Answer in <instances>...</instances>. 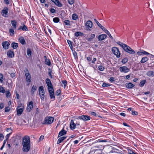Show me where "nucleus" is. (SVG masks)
Wrapping results in <instances>:
<instances>
[{
	"label": "nucleus",
	"instance_id": "obj_57",
	"mask_svg": "<svg viewBox=\"0 0 154 154\" xmlns=\"http://www.w3.org/2000/svg\"><path fill=\"white\" fill-rule=\"evenodd\" d=\"M4 107V104L3 103H1L0 104V109H2Z\"/></svg>",
	"mask_w": 154,
	"mask_h": 154
},
{
	"label": "nucleus",
	"instance_id": "obj_56",
	"mask_svg": "<svg viewBox=\"0 0 154 154\" xmlns=\"http://www.w3.org/2000/svg\"><path fill=\"white\" fill-rule=\"evenodd\" d=\"M109 80L110 82H114L115 81V79L113 77H111L110 78Z\"/></svg>",
	"mask_w": 154,
	"mask_h": 154
},
{
	"label": "nucleus",
	"instance_id": "obj_14",
	"mask_svg": "<svg viewBox=\"0 0 154 154\" xmlns=\"http://www.w3.org/2000/svg\"><path fill=\"white\" fill-rule=\"evenodd\" d=\"M45 82L48 86V88L53 87L52 84L49 79L47 78L46 79Z\"/></svg>",
	"mask_w": 154,
	"mask_h": 154
},
{
	"label": "nucleus",
	"instance_id": "obj_19",
	"mask_svg": "<svg viewBox=\"0 0 154 154\" xmlns=\"http://www.w3.org/2000/svg\"><path fill=\"white\" fill-rule=\"evenodd\" d=\"M44 58L45 59V63L46 64L50 66L51 65V63L49 59H47L46 56H44Z\"/></svg>",
	"mask_w": 154,
	"mask_h": 154
},
{
	"label": "nucleus",
	"instance_id": "obj_41",
	"mask_svg": "<svg viewBox=\"0 0 154 154\" xmlns=\"http://www.w3.org/2000/svg\"><path fill=\"white\" fill-rule=\"evenodd\" d=\"M67 42L68 43L70 48L72 49L73 48L72 42L69 40H67Z\"/></svg>",
	"mask_w": 154,
	"mask_h": 154
},
{
	"label": "nucleus",
	"instance_id": "obj_4",
	"mask_svg": "<svg viewBox=\"0 0 154 154\" xmlns=\"http://www.w3.org/2000/svg\"><path fill=\"white\" fill-rule=\"evenodd\" d=\"M25 75L26 77V79L28 85H29L31 80V75L29 73L28 69H26L24 71Z\"/></svg>",
	"mask_w": 154,
	"mask_h": 154
},
{
	"label": "nucleus",
	"instance_id": "obj_31",
	"mask_svg": "<svg viewBox=\"0 0 154 154\" xmlns=\"http://www.w3.org/2000/svg\"><path fill=\"white\" fill-rule=\"evenodd\" d=\"M67 82L66 80H63L62 81L61 86L64 87V88L66 87L67 84Z\"/></svg>",
	"mask_w": 154,
	"mask_h": 154
},
{
	"label": "nucleus",
	"instance_id": "obj_60",
	"mask_svg": "<svg viewBox=\"0 0 154 154\" xmlns=\"http://www.w3.org/2000/svg\"><path fill=\"white\" fill-rule=\"evenodd\" d=\"M109 36V37L112 39H113V38L111 36L110 33H109V32H108V33H106Z\"/></svg>",
	"mask_w": 154,
	"mask_h": 154
},
{
	"label": "nucleus",
	"instance_id": "obj_39",
	"mask_svg": "<svg viewBox=\"0 0 154 154\" xmlns=\"http://www.w3.org/2000/svg\"><path fill=\"white\" fill-rule=\"evenodd\" d=\"M146 82V80H143L141 81L139 85L141 87H143Z\"/></svg>",
	"mask_w": 154,
	"mask_h": 154
},
{
	"label": "nucleus",
	"instance_id": "obj_51",
	"mask_svg": "<svg viewBox=\"0 0 154 154\" xmlns=\"http://www.w3.org/2000/svg\"><path fill=\"white\" fill-rule=\"evenodd\" d=\"M68 3L71 5L73 4L74 2V0H68Z\"/></svg>",
	"mask_w": 154,
	"mask_h": 154
},
{
	"label": "nucleus",
	"instance_id": "obj_59",
	"mask_svg": "<svg viewBox=\"0 0 154 154\" xmlns=\"http://www.w3.org/2000/svg\"><path fill=\"white\" fill-rule=\"evenodd\" d=\"M10 95L11 94L9 92H7L6 94V96L7 97L10 96Z\"/></svg>",
	"mask_w": 154,
	"mask_h": 154
},
{
	"label": "nucleus",
	"instance_id": "obj_9",
	"mask_svg": "<svg viewBox=\"0 0 154 154\" xmlns=\"http://www.w3.org/2000/svg\"><path fill=\"white\" fill-rule=\"evenodd\" d=\"M119 70L121 72H123L125 73H127L129 72V69L126 66H123L120 67Z\"/></svg>",
	"mask_w": 154,
	"mask_h": 154
},
{
	"label": "nucleus",
	"instance_id": "obj_29",
	"mask_svg": "<svg viewBox=\"0 0 154 154\" xmlns=\"http://www.w3.org/2000/svg\"><path fill=\"white\" fill-rule=\"evenodd\" d=\"M27 54L29 57H30L32 54L31 49L29 48H28L27 50Z\"/></svg>",
	"mask_w": 154,
	"mask_h": 154
},
{
	"label": "nucleus",
	"instance_id": "obj_3",
	"mask_svg": "<svg viewBox=\"0 0 154 154\" xmlns=\"http://www.w3.org/2000/svg\"><path fill=\"white\" fill-rule=\"evenodd\" d=\"M54 119L52 117H46L45 118L42 124H51L53 122Z\"/></svg>",
	"mask_w": 154,
	"mask_h": 154
},
{
	"label": "nucleus",
	"instance_id": "obj_10",
	"mask_svg": "<svg viewBox=\"0 0 154 154\" xmlns=\"http://www.w3.org/2000/svg\"><path fill=\"white\" fill-rule=\"evenodd\" d=\"M2 44L3 48L5 49H8L10 45L9 43L7 41L3 42Z\"/></svg>",
	"mask_w": 154,
	"mask_h": 154
},
{
	"label": "nucleus",
	"instance_id": "obj_16",
	"mask_svg": "<svg viewBox=\"0 0 154 154\" xmlns=\"http://www.w3.org/2000/svg\"><path fill=\"white\" fill-rule=\"evenodd\" d=\"M67 131L65 130L63 128L59 132L58 135V137H60L61 136L64 135L66 134Z\"/></svg>",
	"mask_w": 154,
	"mask_h": 154
},
{
	"label": "nucleus",
	"instance_id": "obj_25",
	"mask_svg": "<svg viewBox=\"0 0 154 154\" xmlns=\"http://www.w3.org/2000/svg\"><path fill=\"white\" fill-rule=\"evenodd\" d=\"M146 75L149 76H154V72L149 71L147 72Z\"/></svg>",
	"mask_w": 154,
	"mask_h": 154
},
{
	"label": "nucleus",
	"instance_id": "obj_52",
	"mask_svg": "<svg viewBox=\"0 0 154 154\" xmlns=\"http://www.w3.org/2000/svg\"><path fill=\"white\" fill-rule=\"evenodd\" d=\"M101 29L103 31L106 33H108V31L104 27H102Z\"/></svg>",
	"mask_w": 154,
	"mask_h": 154
},
{
	"label": "nucleus",
	"instance_id": "obj_21",
	"mask_svg": "<svg viewBox=\"0 0 154 154\" xmlns=\"http://www.w3.org/2000/svg\"><path fill=\"white\" fill-rule=\"evenodd\" d=\"M66 138V137H60L58 140L57 144H58L62 142L63 140Z\"/></svg>",
	"mask_w": 154,
	"mask_h": 154
},
{
	"label": "nucleus",
	"instance_id": "obj_22",
	"mask_svg": "<svg viewBox=\"0 0 154 154\" xmlns=\"http://www.w3.org/2000/svg\"><path fill=\"white\" fill-rule=\"evenodd\" d=\"M11 46L14 49H16L18 46V44L17 43L13 42L11 44Z\"/></svg>",
	"mask_w": 154,
	"mask_h": 154
},
{
	"label": "nucleus",
	"instance_id": "obj_35",
	"mask_svg": "<svg viewBox=\"0 0 154 154\" xmlns=\"http://www.w3.org/2000/svg\"><path fill=\"white\" fill-rule=\"evenodd\" d=\"M57 6L60 7L62 6V4L58 0L55 4Z\"/></svg>",
	"mask_w": 154,
	"mask_h": 154
},
{
	"label": "nucleus",
	"instance_id": "obj_15",
	"mask_svg": "<svg viewBox=\"0 0 154 154\" xmlns=\"http://www.w3.org/2000/svg\"><path fill=\"white\" fill-rule=\"evenodd\" d=\"M76 124L74 122L73 120H72L70 123V129L73 130L76 127Z\"/></svg>",
	"mask_w": 154,
	"mask_h": 154
},
{
	"label": "nucleus",
	"instance_id": "obj_36",
	"mask_svg": "<svg viewBox=\"0 0 154 154\" xmlns=\"http://www.w3.org/2000/svg\"><path fill=\"white\" fill-rule=\"evenodd\" d=\"M49 95L51 99H53V100H55V97L54 96V93L49 94Z\"/></svg>",
	"mask_w": 154,
	"mask_h": 154
},
{
	"label": "nucleus",
	"instance_id": "obj_63",
	"mask_svg": "<svg viewBox=\"0 0 154 154\" xmlns=\"http://www.w3.org/2000/svg\"><path fill=\"white\" fill-rule=\"evenodd\" d=\"M44 138V136H43L42 135L40 136V138H39V141H40L41 140H42Z\"/></svg>",
	"mask_w": 154,
	"mask_h": 154
},
{
	"label": "nucleus",
	"instance_id": "obj_12",
	"mask_svg": "<svg viewBox=\"0 0 154 154\" xmlns=\"http://www.w3.org/2000/svg\"><path fill=\"white\" fill-rule=\"evenodd\" d=\"M107 37V35L105 34L99 35L98 38L99 41H101L106 39Z\"/></svg>",
	"mask_w": 154,
	"mask_h": 154
},
{
	"label": "nucleus",
	"instance_id": "obj_2",
	"mask_svg": "<svg viewBox=\"0 0 154 154\" xmlns=\"http://www.w3.org/2000/svg\"><path fill=\"white\" fill-rule=\"evenodd\" d=\"M117 43L120 45L126 52L131 54H134L135 52L129 46L124 44L120 41L118 42Z\"/></svg>",
	"mask_w": 154,
	"mask_h": 154
},
{
	"label": "nucleus",
	"instance_id": "obj_1",
	"mask_svg": "<svg viewBox=\"0 0 154 154\" xmlns=\"http://www.w3.org/2000/svg\"><path fill=\"white\" fill-rule=\"evenodd\" d=\"M30 139L28 136H24L23 138L22 145L23 146V150L25 152H28L30 148Z\"/></svg>",
	"mask_w": 154,
	"mask_h": 154
},
{
	"label": "nucleus",
	"instance_id": "obj_18",
	"mask_svg": "<svg viewBox=\"0 0 154 154\" xmlns=\"http://www.w3.org/2000/svg\"><path fill=\"white\" fill-rule=\"evenodd\" d=\"M125 85L126 88L129 89L132 88L135 86L131 82L126 83Z\"/></svg>",
	"mask_w": 154,
	"mask_h": 154
},
{
	"label": "nucleus",
	"instance_id": "obj_46",
	"mask_svg": "<svg viewBox=\"0 0 154 154\" xmlns=\"http://www.w3.org/2000/svg\"><path fill=\"white\" fill-rule=\"evenodd\" d=\"M98 68L99 70L101 71H103L104 69V68L102 66H99Z\"/></svg>",
	"mask_w": 154,
	"mask_h": 154
},
{
	"label": "nucleus",
	"instance_id": "obj_6",
	"mask_svg": "<svg viewBox=\"0 0 154 154\" xmlns=\"http://www.w3.org/2000/svg\"><path fill=\"white\" fill-rule=\"evenodd\" d=\"M112 53L115 55L117 58H119L120 57L121 53L119 49L117 47H112Z\"/></svg>",
	"mask_w": 154,
	"mask_h": 154
},
{
	"label": "nucleus",
	"instance_id": "obj_11",
	"mask_svg": "<svg viewBox=\"0 0 154 154\" xmlns=\"http://www.w3.org/2000/svg\"><path fill=\"white\" fill-rule=\"evenodd\" d=\"M14 54L13 51L9 50L7 52V56H8L11 58L13 57L14 56Z\"/></svg>",
	"mask_w": 154,
	"mask_h": 154
},
{
	"label": "nucleus",
	"instance_id": "obj_23",
	"mask_svg": "<svg viewBox=\"0 0 154 154\" xmlns=\"http://www.w3.org/2000/svg\"><path fill=\"white\" fill-rule=\"evenodd\" d=\"M17 113L18 114L21 115L23 111V108H20L19 107H17Z\"/></svg>",
	"mask_w": 154,
	"mask_h": 154
},
{
	"label": "nucleus",
	"instance_id": "obj_44",
	"mask_svg": "<svg viewBox=\"0 0 154 154\" xmlns=\"http://www.w3.org/2000/svg\"><path fill=\"white\" fill-rule=\"evenodd\" d=\"M45 94H41L40 93L39 95L40 96V97L42 100L44 101V97H45Z\"/></svg>",
	"mask_w": 154,
	"mask_h": 154
},
{
	"label": "nucleus",
	"instance_id": "obj_62",
	"mask_svg": "<svg viewBox=\"0 0 154 154\" xmlns=\"http://www.w3.org/2000/svg\"><path fill=\"white\" fill-rule=\"evenodd\" d=\"M134 152L131 150L129 149L128 150V153L129 154H132Z\"/></svg>",
	"mask_w": 154,
	"mask_h": 154
},
{
	"label": "nucleus",
	"instance_id": "obj_17",
	"mask_svg": "<svg viewBox=\"0 0 154 154\" xmlns=\"http://www.w3.org/2000/svg\"><path fill=\"white\" fill-rule=\"evenodd\" d=\"M18 29H22L23 31H28V29L27 26L24 24L23 26H21L19 27Z\"/></svg>",
	"mask_w": 154,
	"mask_h": 154
},
{
	"label": "nucleus",
	"instance_id": "obj_47",
	"mask_svg": "<svg viewBox=\"0 0 154 154\" xmlns=\"http://www.w3.org/2000/svg\"><path fill=\"white\" fill-rule=\"evenodd\" d=\"M5 92V90L4 89L3 87H0V92H2L4 93Z\"/></svg>",
	"mask_w": 154,
	"mask_h": 154
},
{
	"label": "nucleus",
	"instance_id": "obj_37",
	"mask_svg": "<svg viewBox=\"0 0 154 154\" xmlns=\"http://www.w3.org/2000/svg\"><path fill=\"white\" fill-rule=\"evenodd\" d=\"M53 21L55 23H58L59 22L60 19L58 17H56L53 19Z\"/></svg>",
	"mask_w": 154,
	"mask_h": 154
},
{
	"label": "nucleus",
	"instance_id": "obj_8",
	"mask_svg": "<svg viewBox=\"0 0 154 154\" xmlns=\"http://www.w3.org/2000/svg\"><path fill=\"white\" fill-rule=\"evenodd\" d=\"M8 9L6 7H5L2 11V15L5 17L8 16Z\"/></svg>",
	"mask_w": 154,
	"mask_h": 154
},
{
	"label": "nucleus",
	"instance_id": "obj_5",
	"mask_svg": "<svg viewBox=\"0 0 154 154\" xmlns=\"http://www.w3.org/2000/svg\"><path fill=\"white\" fill-rule=\"evenodd\" d=\"M91 119V117L90 116L87 115H82L79 116L77 118H75L74 119L75 121L78 120L79 119L83 120L84 121H86L89 120Z\"/></svg>",
	"mask_w": 154,
	"mask_h": 154
},
{
	"label": "nucleus",
	"instance_id": "obj_40",
	"mask_svg": "<svg viewBox=\"0 0 154 154\" xmlns=\"http://www.w3.org/2000/svg\"><path fill=\"white\" fill-rule=\"evenodd\" d=\"M64 23L66 25L70 26L71 24L70 21L68 20H66L64 21Z\"/></svg>",
	"mask_w": 154,
	"mask_h": 154
},
{
	"label": "nucleus",
	"instance_id": "obj_7",
	"mask_svg": "<svg viewBox=\"0 0 154 154\" xmlns=\"http://www.w3.org/2000/svg\"><path fill=\"white\" fill-rule=\"evenodd\" d=\"M92 26L93 23L90 20L87 21L85 24V26L86 28H87V30L91 31Z\"/></svg>",
	"mask_w": 154,
	"mask_h": 154
},
{
	"label": "nucleus",
	"instance_id": "obj_55",
	"mask_svg": "<svg viewBox=\"0 0 154 154\" xmlns=\"http://www.w3.org/2000/svg\"><path fill=\"white\" fill-rule=\"evenodd\" d=\"M50 11L52 13H54L56 12V11L55 9L52 8L50 9Z\"/></svg>",
	"mask_w": 154,
	"mask_h": 154
},
{
	"label": "nucleus",
	"instance_id": "obj_24",
	"mask_svg": "<svg viewBox=\"0 0 154 154\" xmlns=\"http://www.w3.org/2000/svg\"><path fill=\"white\" fill-rule=\"evenodd\" d=\"M37 87L36 86L33 85L31 91V94L33 95L35 91L37 90Z\"/></svg>",
	"mask_w": 154,
	"mask_h": 154
},
{
	"label": "nucleus",
	"instance_id": "obj_54",
	"mask_svg": "<svg viewBox=\"0 0 154 154\" xmlns=\"http://www.w3.org/2000/svg\"><path fill=\"white\" fill-rule=\"evenodd\" d=\"M3 81V75H0V82L2 83Z\"/></svg>",
	"mask_w": 154,
	"mask_h": 154
},
{
	"label": "nucleus",
	"instance_id": "obj_58",
	"mask_svg": "<svg viewBox=\"0 0 154 154\" xmlns=\"http://www.w3.org/2000/svg\"><path fill=\"white\" fill-rule=\"evenodd\" d=\"M4 137V135L2 134H0V140H2Z\"/></svg>",
	"mask_w": 154,
	"mask_h": 154
},
{
	"label": "nucleus",
	"instance_id": "obj_42",
	"mask_svg": "<svg viewBox=\"0 0 154 154\" xmlns=\"http://www.w3.org/2000/svg\"><path fill=\"white\" fill-rule=\"evenodd\" d=\"M128 59L127 57L124 58L123 59H122V62L123 63H125L126 62H128Z\"/></svg>",
	"mask_w": 154,
	"mask_h": 154
},
{
	"label": "nucleus",
	"instance_id": "obj_33",
	"mask_svg": "<svg viewBox=\"0 0 154 154\" xmlns=\"http://www.w3.org/2000/svg\"><path fill=\"white\" fill-rule=\"evenodd\" d=\"M83 35V33L80 32H75V35L76 37H78L79 36H82Z\"/></svg>",
	"mask_w": 154,
	"mask_h": 154
},
{
	"label": "nucleus",
	"instance_id": "obj_61",
	"mask_svg": "<svg viewBox=\"0 0 154 154\" xmlns=\"http://www.w3.org/2000/svg\"><path fill=\"white\" fill-rule=\"evenodd\" d=\"M11 77L13 78L15 76V74L14 73H12L11 75Z\"/></svg>",
	"mask_w": 154,
	"mask_h": 154
},
{
	"label": "nucleus",
	"instance_id": "obj_27",
	"mask_svg": "<svg viewBox=\"0 0 154 154\" xmlns=\"http://www.w3.org/2000/svg\"><path fill=\"white\" fill-rule=\"evenodd\" d=\"M11 24L13 28L14 29H16L17 27V23L15 20H11Z\"/></svg>",
	"mask_w": 154,
	"mask_h": 154
},
{
	"label": "nucleus",
	"instance_id": "obj_50",
	"mask_svg": "<svg viewBox=\"0 0 154 154\" xmlns=\"http://www.w3.org/2000/svg\"><path fill=\"white\" fill-rule=\"evenodd\" d=\"M10 109V108L9 106L5 107V111L6 112H8Z\"/></svg>",
	"mask_w": 154,
	"mask_h": 154
},
{
	"label": "nucleus",
	"instance_id": "obj_64",
	"mask_svg": "<svg viewBox=\"0 0 154 154\" xmlns=\"http://www.w3.org/2000/svg\"><path fill=\"white\" fill-rule=\"evenodd\" d=\"M120 115L123 116H124V117H125L126 116L125 114V113H123V112L120 113Z\"/></svg>",
	"mask_w": 154,
	"mask_h": 154
},
{
	"label": "nucleus",
	"instance_id": "obj_45",
	"mask_svg": "<svg viewBox=\"0 0 154 154\" xmlns=\"http://www.w3.org/2000/svg\"><path fill=\"white\" fill-rule=\"evenodd\" d=\"M110 86V85L109 84L106 83H104L102 85V86L103 87H108Z\"/></svg>",
	"mask_w": 154,
	"mask_h": 154
},
{
	"label": "nucleus",
	"instance_id": "obj_28",
	"mask_svg": "<svg viewBox=\"0 0 154 154\" xmlns=\"http://www.w3.org/2000/svg\"><path fill=\"white\" fill-rule=\"evenodd\" d=\"M148 60V58L147 57H143L140 61L141 63H144L146 62Z\"/></svg>",
	"mask_w": 154,
	"mask_h": 154
},
{
	"label": "nucleus",
	"instance_id": "obj_13",
	"mask_svg": "<svg viewBox=\"0 0 154 154\" xmlns=\"http://www.w3.org/2000/svg\"><path fill=\"white\" fill-rule=\"evenodd\" d=\"M33 108V102L32 101H31L29 102V104L27 107V110L29 112L31 111Z\"/></svg>",
	"mask_w": 154,
	"mask_h": 154
},
{
	"label": "nucleus",
	"instance_id": "obj_34",
	"mask_svg": "<svg viewBox=\"0 0 154 154\" xmlns=\"http://www.w3.org/2000/svg\"><path fill=\"white\" fill-rule=\"evenodd\" d=\"M72 18L73 20H76L78 18V16L75 14H74L72 15Z\"/></svg>",
	"mask_w": 154,
	"mask_h": 154
},
{
	"label": "nucleus",
	"instance_id": "obj_53",
	"mask_svg": "<svg viewBox=\"0 0 154 154\" xmlns=\"http://www.w3.org/2000/svg\"><path fill=\"white\" fill-rule=\"evenodd\" d=\"M137 112L133 110L132 111L131 114L133 115H137Z\"/></svg>",
	"mask_w": 154,
	"mask_h": 154
},
{
	"label": "nucleus",
	"instance_id": "obj_32",
	"mask_svg": "<svg viewBox=\"0 0 154 154\" xmlns=\"http://www.w3.org/2000/svg\"><path fill=\"white\" fill-rule=\"evenodd\" d=\"M48 75L52 79L53 76L51 75V74L52 73V70H51V69L49 68L48 69Z\"/></svg>",
	"mask_w": 154,
	"mask_h": 154
},
{
	"label": "nucleus",
	"instance_id": "obj_30",
	"mask_svg": "<svg viewBox=\"0 0 154 154\" xmlns=\"http://www.w3.org/2000/svg\"><path fill=\"white\" fill-rule=\"evenodd\" d=\"M94 21L96 22V23L97 24L98 26L100 27L101 29L103 27V26L99 22L97 21V20L95 19H94Z\"/></svg>",
	"mask_w": 154,
	"mask_h": 154
},
{
	"label": "nucleus",
	"instance_id": "obj_20",
	"mask_svg": "<svg viewBox=\"0 0 154 154\" xmlns=\"http://www.w3.org/2000/svg\"><path fill=\"white\" fill-rule=\"evenodd\" d=\"M18 40L23 45L26 44V42L23 37H21L19 38Z\"/></svg>",
	"mask_w": 154,
	"mask_h": 154
},
{
	"label": "nucleus",
	"instance_id": "obj_38",
	"mask_svg": "<svg viewBox=\"0 0 154 154\" xmlns=\"http://www.w3.org/2000/svg\"><path fill=\"white\" fill-rule=\"evenodd\" d=\"M9 33L11 36H13L14 35V30L12 29H9Z\"/></svg>",
	"mask_w": 154,
	"mask_h": 154
},
{
	"label": "nucleus",
	"instance_id": "obj_43",
	"mask_svg": "<svg viewBox=\"0 0 154 154\" xmlns=\"http://www.w3.org/2000/svg\"><path fill=\"white\" fill-rule=\"evenodd\" d=\"M48 89L49 94H51V93H54L53 87L48 88Z\"/></svg>",
	"mask_w": 154,
	"mask_h": 154
},
{
	"label": "nucleus",
	"instance_id": "obj_49",
	"mask_svg": "<svg viewBox=\"0 0 154 154\" xmlns=\"http://www.w3.org/2000/svg\"><path fill=\"white\" fill-rule=\"evenodd\" d=\"M60 89H58L55 95L57 96H59L60 94Z\"/></svg>",
	"mask_w": 154,
	"mask_h": 154
},
{
	"label": "nucleus",
	"instance_id": "obj_26",
	"mask_svg": "<svg viewBox=\"0 0 154 154\" xmlns=\"http://www.w3.org/2000/svg\"><path fill=\"white\" fill-rule=\"evenodd\" d=\"M38 91L39 94H40V93H41V94H45L44 87L43 86H41L39 87Z\"/></svg>",
	"mask_w": 154,
	"mask_h": 154
},
{
	"label": "nucleus",
	"instance_id": "obj_48",
	"mask_svg": "<svg viewBox=\"0 0 154 154\" xmlns=\"http://www.w3.org/2000/svg\"><path fill=\"white\" fill-rule=\"evenodd\" d=\"M73 54L74 55V56L75 58V59L77 58H78V56H77V54L76 53V52L74 51L73 52Z\"/></svg>",
	"mask_w": 154,
	"mask_h": 154
}]
</instances>
